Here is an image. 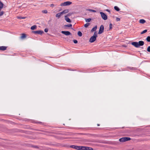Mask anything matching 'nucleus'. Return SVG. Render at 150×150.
<instances>
[{"instance_id": "obj_1", "label": "nucleus", "mask_w": 150, "mask_h": 150, "mask_svg": "<svg viewBox=\"0 0 150 150\" xmlns=\"http://www.w3.org/2000/svg\"><path fill=\"white\" fill-rule=\"evenodd\" d=\"M131 138L128 137H123L119 139V141L121 142H124L130 140Z\"/></svg>"}, {"instance_id": "obj_2", "label": "nucleus", "mask_w": 150, "mask_h": 150, "mask_svg": "<svg viewBox=\"0 0 150 150\" xmlns=\"http://www.w3.org/2000/svg\"><path fill=\"white\" fill-rule=\"evenodd\" d=\"M71 3H72V2H71V1H66V2H64L63 3H62L60 5V6H68V5H70L71 4Z\"/></svg>"}, {"instance_id": "obj_3", "label": "nucleus", "mask_w": 150, "mask_h": 150, "mask_svg": "<svg viewBox=\"0 0 150 150\" xmlns=\"http://www.w3.org/2000/svg\"><path fill=\"white\" fill-rule=\"evenodd\" d=\"M102 18L104 20H106L107 19V16L104 13L100 12V13Z\"/></svg>"}, {"instance_id": "obj_4", "label": "nucleus", "mask_w": 150, "mask_h": 150, "mask_svg": "<svg viewBox=\"0 0 150 150\" xmlns=\"http://www.w3.org/2000/svg\"><path fill=\"white\" fill-rule=\"evenodd\" d=\"M104 30V27L103 25H102L100 26V29L99 30V31L98 32V34H101L103 32Z\"/></svg>"}, {"instance_id": "obj_5", "label": "nucleus", "mask_w": 150, "mask_h": 150, "mask_svg": "<svg viewBox=\"0 0 150 150\" xmlns=\"http://www.w3.org/2000/svg\"><path fill=\"white\" fill-rule=\"evenodd\" d=\"M96 39V36H93L90 39L89 41L91 42H94Z\"/></svg>"}, {"instance_id": "obj_6", "label": "nucleus", "mask_w": 150, "mask_h": 150, "mask_svg": "<svg viewBox=\"0 0 150 150\" xmlns=\"http://www.w3.org/2000/svg\"><path fill=\"white\" fill-rule=\"evenodd\" d=\"M32 32L35 34H38L40 35H41L44 33L43 31L41 30L33 31Z\"/></svg>"}, {"instance_id": "obj_7", "label": "nucleus", "mask_w": 150, "mask_h": 150, "mask_svg": "<svg viewBox=\"0 0 150 150\" xmlns=\"http://www.w3.org/2000/svg\"><path fill=\"white\" fill-rule=\"evenodd\" d=\"M61 33L62 34H63L66 35H71V33L70 32L68 31H62Z\"/></svg>"}, {"instance_id": "obj_8", "label": "nucleus", "mask_w": 150, "mask_h": 150, "mask_svg": "<svg viewBox=\"0 0 150 150\" xmlns=\"http://www.w3.org/2000/svg\"><path fill=\"white\" fill-rule=\"evenodd\" d=\"M131 44L136 47H139L138 42H133L131 43Z\"/></svg>"}, {"instance_id": "obj_9", "label": "nucleus", "mask_w": 150, "mask_h": 150, "mask_svg": "<svg viewBox=\"0 0 150 150\" xmlns=\"http://www.w3.org/2000/svg\"><path fill=\"white\" fill-rule=\"evenodd\" d=\"M70 147L71 148L74 149L78 150H79V146H75L74 145H71L70 146Z\"/></svg>"}, {"instance_id": "obj_10", "label": "nucleus", "mask_w": 150, "mask_h": 150, "mask_svg": "<svg viewBox=\"0 0 150 150\" xmlns=\"http://www.w3.org/2000/svg\"><path fill=\"white\" fill-rule=\"evenodd\" d=\"M79 150H87L86 148H88L87 146H79Z\"/></svg>"}, {"instance_id": "obj_11", "label": "nucleus", "mask_w": 150, "mask_h": 150, "mask_svg": "<svg viewBox=\"0 0 150 150\" xmlns=\"http://www.w3.org/2000/svg\"><path fill=\"white\" fill-rule=\"evenodd\" d=\"M62 15H63V14H62V12H61L59 13H57V14L55 16L57 18H59Z\"/></svg>"}, {"instance_id": "obj_12", "label": "nucleus", "mask_w": 150, "mask_h": 150, "mask_svg": "<svg viewBox=\"0 0 150 150\" xmlns=\"http://www.w3.org/2000/svg\"><path fill=\"white\" fill-rule=\"evenodd\" d=\"M64 17L65 19L67 22L68 23H71V20L67 17V16H65Z\"/></svg>"}, {"instance_id": "obj_13", "label": "nucleus", "mask_w": 150, "mask_h": 150, "mask_svg": "<svg viewBox=\"0 0 150 150\" xmlns=\"http://www.w3.org/2000/svg\"><path fill=\"white\" fill-rule=\"evenodd\" d=\"M144 44V41H140L138 42V45L139 47L140 46H142Z\"/></svg>"}, {"instance_id": "obj_14", "label": "nucleus", "mask_w": 150, "mask_h": 150, "mask_svg": "<svg viewBox=\"0 0 150 150\" xmlns=\"http://www.w3.org/2000/svg\"><path fill=\"white\" fill-rule=\"evenodd\" d=\"M7 47L2 46L0 47V50L4 51L6 49Z\"/></svg>"}, {"instance_id": "obj_15", "label": "nucleus", "mask_w": 150, "mask_h": 150, "mask_svg": "<svg viewBox=\"0 0 150 150\" xmlns=\"http://www.w3.org/2000/svg\"><path fill=\"white\" fill-rule=\"evenodd\" d=\"M69 12V10L68 9H65L63 11H62V13L63 15L64 14H65L66 13H67Z\"/></svg>"}, {"instance_id": "obj_16", "label": "nucleus", "mask_w": 150, "mask_h": 150, "mask_svg": "<svg viewBox=\"0 0 150 150\" xmlns=\"http://www.w3.org/2000/svg\"><path fill=\"white\" fill-rule=\"evenodd\" d=\"M97 28V26H95L91 30V32H93L94 31H95L96 29Z\"/></svg>"}, {"instance_id": "obj_17", "label": "nucleus", "mask_w": 150, "mask_h": 150, "mask_svg": "<svg viewBox=\"0 0 150 150\" xmlns=\"http://www.w3.org/2000/svg\"><path fill=\"white\" fill-rule=\"evenodd\" d=\"M146 21L144 19H142L139 20V22L143 24Z\"/></svg>"}, {"instance_id": "obj_18", "label": "nucleus", "mask_w": 150, "mask_h": 150, "mask_svg": "<svg viewBox=\"0 0 150 150\" xmlns=\"http://www.w3.org/2000/svg\"><path fill=\"white\" fill-rule=\"evenodd\" d=\"M37 28V26L36 25H34L31 27V29L32 30L35 29Z\"/></svg>"}, {"instance_id": "obj_19", "label": "nucleus", "mask_w": 150, "mask_h": 150, "mask_svg": "<svg viewBox=\"0 0 150 150\" xmlns=\"http://www.w3.org/2000/svg\"><path fill=\"white\" fill-rule=\"evenodd\" d=\"M87 10L88 11L90 12H96V11L95 10H92V9H87Z\"/></svg>"}, {"instance_id": "obj_20", "label": "nucleus", "mask_w": 150, "mask_h": 150, "mask_svg": "<svg viewBox=\"0 0 150 150\" xmlns=\"http://www.w3.org/2000/svg\"><path fill=\"white\" fill-rule=\"evenodd\" d=\"M114 9L117 11H119L120 9V8L117 6H115L114 7Z\"/></svg>"}, {"instance_id": "obj_21", "label": "nucleus", "mask_w": 150, "mask_h": 150, "mask_svg": "<svg viewBox=\"0 0 150 150\" xmlns=\"http://www.w3.org/2000/svg\"><path fill=\"white\" fill-rule=\"evenodd\" d=\"M3 3L0 1V8H3Z\"/></svg>"}, {"instance_id": "obj_22", "label": "nucleus", "mask_w": 150, "mask_h": 150, "mask_svg": "<svg viewBox=\"0 0 150 150\" xmlns=\"http://www.w3.org/2000/svg\"><path fill=\"white\" fill-rule=\"evenodd\" d=\"M85 20L86 22H89L91 21V19L90 18H88V19L85 18Z\"/></svg>"}, {"instance_id": "obj_23", "label": "nucleus", "mask_w": 150, "mask_h": 150, "mask_svg": "<svg viewBox=\"0 0 150 150\" xmlns=\"http://www.w3.org/2000/svg\"><path fill=\"white\" fill-rule=\"evenodd\" d=\"M26 37L25 34L24 33H23L22 34V35L21 37V38H25Z\"/></svg>"}, {"instance_id": "obj_24", "label": "nucleus", "mask_w": 150, "mask_h": 150, "mask_svg": "<svg viewBox=\"0 0 150 150\" xmlns=\"http://www.w3.org/2000/svg\"><path fill=\"white\" fill-rule=\"evenodd\" d=\"M78 35L79 36L81 37L82 36V34L81 32L79 31L78 33Z\"/></svg>"}, {"instance_id": "obj_25", "label": "nucleus", "mask_w": 150, "mask_h": 150, "mask_svg": "<svg viewBox=\"0 0 150 150\" xmlns=\"http://www.w3.org/2000/svg\"><path fill=\"white\" fill-rule=\"evenodd\" d=\"M72 26V25L71 24H69V25H64V26L65 27H71Z\"/></svg>"}, {"instance_id": "obj_26", "label": "nucleus", "mask_w": 150, "mask_h": 150, "mask_svg": "<svg viewBox=\"0 0 150 150\" xmlns=\"http://www.w3.org/2000/svg\"><path fill=\"white\" fill-rule=\"evenodd\" d=\"M146 40L148 42H150V36H148L146 39Z\"/></svg>"}, {"instance_id": "obj_27", "label": "nucleus", "mask_w": 150, "mask_h": 150, "mask_svg": "<svg viewBox=\"0 0 150 150\" xmlns=\"http://www.w3.org/2000/svg\"><path fill=\"white\" fill-rule=\"evenodd\" d=\"M89 25H90V23H87L84 25V26L85 28H87Z\"/></svg>"}, {"instance_id": "obj_28", "label": "nucleus", "mask_w": 150, "mask_h": 150, "mask_svg": "<svg viewBox=\"0 0 150 150\" xmlns=\"http://www.w3.org/2000/svg\"><path fill=\"white\" fill-rule=\"evenodd\" d=\"M147 32V30H143V31H142L141 33V34H142L145 33H146V32Z\"/></svg>"}, {"instance_id": "obj_29", "label": "nucleus", "mask_w": 150, "mask_h": 150, "mask_svg": "<svg viewBox=\"0 0 150 150\" xmlns=\"http://www.w3.org/2000/svg\"><path fill=\"white\" fill-rule=\"evenodd\" d=\"M42 12L44 13H47V11L46 10H45L42 11Z\"/></svg>"}, {"instance_id": "obj_30", "label": "nucleus", "mask_w": 150, "mask_h": 150, "mask_svg": "<svg viewBox=\"0 0 150 150\" xmlns=\"http://www.w3.org/2000/svg\"><path fill=\"white\" fill-rule=\"evenodd\" d=\"M4 13V12L3 11H0V16H2Z\"/></svg>"}, {"instance_id": "obj_31", "label": "nucleus", "mask_w": 150, "mask_h": 150, "mask_svg": "<svg viewBox=\"0 0 150 150\" xmlns=\"http://www.w3.org/2000/svg\"><path fill=\"white\" fill-rule=\"evenodd\" d=\"M110 30H111L112 28V24L111 23H110L109 25Z\"/></svg>"}, {"instance_id": "obj_32", "label": "nucleus", "mask_w": 150, "mask_h": 150, "mask_svg": "<svg viewBox=\"0 0 150 150\" xmlns=\"http://www.w3.org/2000/svg\"><path fill=\"white\" fill-rule=\"evenodd\" d=\"M88 148H86L87 150H93V149L91 147H87Z\"/></svg>"}, {"instance_id": "obj_33", "label": "nucleus", "mask_w": 150, "mask_h": 150, "mask_svg": "<svg viewBox=\"0 0 150 150\" xmlns=\"http://www.w3.org/2000/svg\"><path fill=\"white\" fill-rule=\"evenodd\" d=\"M73 42H74V43L75 44H76L78 42L76 40H73Z\"/></svg>"}, {"instance_id": "obj_34", "label": "nucleus", "mask_w": 150, "mask_h": 150, "mask_svg": "<svg viewBox=\"0 0 150 150\" xmlns=\"http://www.w3.org/2000/svg\"><path fill=\"white\" fill-rule=\"evenodd\" d=\"M147 51L148 52H150V46H149L147 49Z\"/></svg>"}, {"instance_id": "obj_35", "label": "nucleus", "mask_w": 150, "mask_h": 150, "mask_svg": "<svg viewBox=\"0 0 150 150\" xmlns=\"http://www.w3.org/2000/svg\"><path fill=\"white\" fill-rule=\"evenodd\" d=\"M120 20V18H117V17L116 18V21H119Z\"/></svg>"}, {"instance_id": "obj_36", "label": "nucleus", "mask_w": 150, "mask_h": 150, "mask_svg": "<svg viewBox=\"0 0 150 150\" xmlns=\"http://www.w3.org/2000/svg\"><path fill=\"white\" fill-rule=\"evenodd\" d=\"M93 36H96V37H97V33L96 32H94V34Z\"/></svg>"}, {"instance_id": "obj_37", "label": "nucleus", "mask_w": 150, "mask_h": 150, "mask_svg": "<svg viewBox=\"0 0 150 150\" xmlns=\"http://www.w3.org/2000/svg\"><path fill=\"white\" fill-rule=\"evenodd\" d=\"M44 31L45 32L47 33L48 31V29L47 28H45V29Z\"/></svg>"}, {"instance_id": "obj_38", "label": "nucleus", "mask_w": 150, "mask_h": 150, "mask_svg": "<svg viewBox=\"0 0 150 150\" xmlns=\"http://www.w3.org/2000/svg\"><path fill=\"white\" fill-rule=\"evenodd\" d=\"M54 6V5L53 4H51L50 5V7H53Z\"/></svg>"}, {"instance_id": "obj_39", "label": "nucleus", "mask_w": 150, "mask_h": 150, "mask_svg": "<svg viewBox=\"0 0 150 150\" xmlns=\"http://www.w3.org/2000/svg\"><path fill=\"white\" fill-rule=\"evenodd\" d=\"M130 69L132 70H135L136 69L135 68L132 67L130 68Z\"/></svg>"}, {"instance_id": "obj_40", "label": "nucleus", "mask_w": 150, "mask_h": 150, "mask_svg": "<svg viewBox=\"0 0 150 150\" xmlns=\"http://www.w3.org/2000/svg\"><path fill=\"white\" fill-rule=\"evenodd\" d=\"M106 11L108 12H109L110 13V11L108 9H107L106 10Z\"/></svg>"}, {"instance_id": "obj_41", "label": "nucleus", "mask_w": 150, "mask_h": 150, "mask_svg": "<svg viewBox=\"0 0 150 150\" xmlns=\"http://www.w3.org/2000/svg\"><path fill=\"white\" fill-rule=\"evenodd\" d=\"M25 17H23L21 18H22V19H25Z\"/></svg>"}, {"instance_id": "obj_42", "label": "nucleus", "mask_w": 150, "mask_h": 150, "mask_svg": "<svg viewBox=\"0 0 150 150\" xmlns=\"http://www.w3.org/2000/svg\"><path fill=\"white\" fill-rule=\"evenodd\" d=\"M99 125H99V124H97V126H99Z\"/></svg>"}, {"instance_id": "obj_43", "label": "nucleus", "mask_w": 150, "mask_h": 150, "mask_svg": "<svg viewBox=\"0 0 150 150\" xmlns=\"http://www.w3.org/2000/svg\"><path fill=\"white\" fill-rule=\"evenodd\" d=\"M1 9H2L1 8H0V11H1Z\"/></svg>"}, {"instance_id": "obj_44", "label": "nucleus", "mask_w": 150, "mask_h": 150, "mask_svg": "<svg viewBox=\"0 0 150 150\" xmlns=\"http://www.w3.org/2000/svg\"><path fill=\"white\" fill-rule=\"evenodd\" d=\"M34 147H35V148H37V147H37V146H34Z\"/></svg>"}, {"instance_id": "obj_45", "label": "nucleus", "mask_w": 150, "mask_h": 150, "mask_svg": "<svg viewBox=\"0 0 150 150\" xmlns=\"http://www.w3.org/2000/svg\"><path fill=\"white\" fill-rule=\"evenodd\" d=\"M67 16H69V14H68V15H67Z\"/></svg>"}]
</instances>
